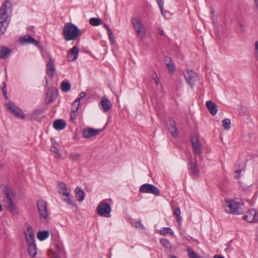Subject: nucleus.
Instances as JSON below:
<instances>
[{
  "mask_svg": "<svg viewBox=\"0 0 258 258\" xmlns=\"http://www.w3.org/2000/svg\"><path fill=\"white\" fill-rule=\"evenodd\" d=\"M62 35L66 41H71L79 38L81 33L76 25L69 23L66 24L63 28Z\"/></svg>",
  "mask_w": 258,
  "mask_h": 258,
  "instance_id": "f257e3e1",
  "label": "nucleus"
},
{
  "mask_svg": "<svg viewBox=\"0 0 258 258\" xmlns=\"http://www.w3.org/2000/svg\"><path fill=\"white\" fill-rule=\"evenodd\" d=\"M10 5V2L6 1L0 8V36L5 33L8 23V15L7 14L8 5Z\"/></svg>",
  "mask_w": 258,
  "mask_h": 258,
  "instance_id": "f03ea898",
  "label": "nucleus"
},
{
  "mask_svg": "<svg viewBox=\"0 0 258 258\" xmlns=\"http://www.w3.org/2000/svg\"><path fill=\"white\" fill-rule=\"evenodd\" d=\"M97 211L100 216L109 217H110L111 207L109 204L105 203L104 200L99 203L97 208Z\"/></svg>",
  "mask_w": 258,
  "mask_h": 258,
  "instance_id": "7ed1b4c3",
  "label": "nucleus"
},
{
  "mask_svg": "<svg viewBox=\"0 0 258 258\" xmlns=\"http://www.w3.org/2000/svg\"><path fill=\"white\" fill-rule=\"evenodd\" d=\"M139 190L141 192L150 193L154 195L155 196H159L160 195L158 188L150 183L143 184L140 186Z\"/></svg>",
  "mask_w": 258,
  "mask_h": 258,
  "instance_id": "20e7f679",
  "label": "nucleus"
},
{
  "mask_svg": "<svg viewBox=\"0 0 258 258\" xmlns=\"http://www.w3.org/2000/svg\"><path fill=\"white\" fill-rule=\"evenodd\" d=\"M37 207L40 218L46 219L48 217L47 205L46 202L43 200H39L37 201Z\"/></svg>",
  "mask_w": 258,
  "mask_h": 258,
  "instance_id": "39448f33",
  "label": "nucleus"
},
{
  "mask_svg": "<svg viewBox=\"0 0 258 258\" xmlns=\"http://www.w3.org/2000/svg\"><path fill=\"white\" fill-rule=\"evenodd\" d=\"M132 23L134 26L135 31L137 32V36L141 39L144 38L145 36V32L142 31L144 26L141 20L137 18H133L132 19Z\"/></svg>",
  "mask_w": 258,
  "mask_h": 258,
  "instance_id": "423d86ee",
  "label": "nucleus"
},
{
  "mask_svg": "<svg viewBox=\"0 0 258 258\" xmlns=\"http://www.w3.org/2000/svg\"><path fill=\"white\" fill-rule=\"evenodd\" d=\"M226 204L227 205L225 206V207H227L229 208L230 213L235 215L240 214L242 213L243 210L242 207L238 202L233 201H227Z\"/></svg>",
  "mask_w": 258,
  "mask_h": 258,
  "instance_id": "0eeeda50",
  "label": "nucleus"
},
{
  "mask_svg": "<svg viewBox=\"0 0 258 258\" xmlns=\"http://www.w3.org/2000/svg\"><path fill=\"white\" fill-rule=\"evenodd\" d=\"M7 106L11 113L14 114L16 117L21 119L24 118V114L23 111L19 107L17 106L13 102H9L7 104Z\"/></svg>",
  "mask_w": 258,
  "mask_h": 258,
  "instance_id": "6e6552de",
  "label": "nucleus"
},
{
  "mask_svg": "<svg viewBox=\"0 0 258 258\" xmlns=\"http://www.w3.org/2000/svg\"><path fill=\"white\" fill-rule=\"evenodd\" d=\"M58 192L65 197L63 200L68 204L72 205L73 203L70 198V195L67 191L66 184L63 182H61L58 184Z\"/></svg>",
  "mask_w": 258,
  "mask_h": 258,
  "instance_id": "1a4fd4ad",
  "label": "nucleus"
},
{
  "mask_svg": "<svg viewBox=\"0 0 258 258\" xmlns=\"http://www.w3.org/2000/svg\"><path fill=\"white\" fill-rule=\"evenodd\" d=\"M183 76L187 83L192 86L197 79V74L192 70H187L183 72Z\"/></svg>",
  "mask_w": 258,
  "mask_h": 258,
  "instance_id": "9d476101",
  "label": "nucleus"
},
{
  "mask_svg": "<svg viewBox=\"0 0 258 258\" xmlns=\"http://www.w3.org/2000/svg\"><path fill=\"white\" fill-rule=\"evenodd\" d=\"M243 219L249 223L258 222V213L254 209H250L247 212V214L243 217Z\"/></svg>",
  "mask_w": 258,
  "mask_h": 258,
  "instance_id": "9b49d317",
  "label": "nucleus"
},
{
  "mask_svg": "<svg viewBox=\"0 0 258 258\" xmlns=\"http://www.w3.org/2000/svg\"><path fill=\"white\" fill-rule=\"evenodd\" d=\"M55 72V68L53 59L51 56H49L46 64V73L49 77L51 78L54 77Z\"/></svg>",
  "mask_w": 258,
  "mask_h": 258,
  "instance_id": "f8f14e48",
  "label": "nucleus"
},
{
  "mask_svg": "<svg viewBox=\"0 0 258 258\" xmlns=\"http://www.w3.org/2000/svg\"><path fill=\"white\" fill-rule=\"evenodd\" d=\"M20 42L22 44H32L35 46H38L39 42L34 38L29 35H24L20 37Z\"/></svg>",
  "mask_w": 258,
  "mask_h": 258,
  "instance_id": "ddd939ff",
  "label": "nucleus"
},
{
  "mask_svg": "<svg viewBox=\"0 0 258 258\" xmlns=\"http://www.w3.org/2000/svg\"><path fill=\"white\" fill-rule=\"evenodd\" d=\"M27 242H33L35 241L34 234L31 226L27 224V230L24 232Z\"/></svg>",
  "mask_w": 258,
  "mask_h": 258,
  "instance_id": "4468645a",
  "label": "nucleus"
},
{
  "mask_svg": "<svg viewBox=\"0 0 258 258\" xmlns=\"http://www.w3.org/2000/svg\"><path fill=\"white\" fill-rule=\"evenodd\" d=\"M169 132L171 134V136L174 138H176L178 137V134L177 132L176 123L172 118L169 120V123L168 125Z\"/></svg>",
  "mask_w": 258,
  "mask_h": 258,
  "instance_id": "2eb2a0df",
  "label": "nucleus"
},
{
  "mask_svg": "<svg viewBox=\"0 0 258 258\" xmlns=\"http://www.w3.org/2000/svg\"><path fill=\"white\" fill-rule=\"evenodd\" d=\"M46 96L49 97L47 103L49 104L53 102L57 96V89L55 87L49 88L46 93Z\"/></svg>",
  "mask_w": 258,
  "mask_h": 258,
  "instance_id": "dca6fc26",
  "label": "nucleus"
},
{
  "mask_svg": "<svg viewBox=\"0 0 258 258\" xmlns=\"http://www.w3.org/2000/svg\"><path fill=\"white\" fill-rule=\"evenodd\" d=\"M188 168L192 174L196 176H198L200 171L197 167L196 159H190L188 163Z\"/></svg>",
  "mask_w": 258,
  "mask_h": 258,
  "instance_id": "f3484780",
  "label": "nucleus"
},
{
  "mask_svg": "<svg viewBox=\"0 0 258 258\" xmlns=\"http://www.w3.org/2000/svg\"><path fill=\"white\" fill-rule=\"evenodd\" d=\"M100 132L99 130H95L93 128L85 129L83 131V136L85 138H90L95 136Z\"/></svg>",
  "mask_w": 258,
  "mask_h": 258,
  "instance_id": "a211bd4d",
  "label": "nucleus"
},
{
  "mask_svg": "<svg viewBox=\"0 0 258 258\" xmlns=\"http://www.w3.org/2000/svg\"><path fill=\"white\" fill-rule=\"evenodd\" d=\"M206 106L212 115H215L217 114L218 109L215 103L213 102L212 101L209 100L206 102Z\"/></svg>",
  "mask_w": 258,
  "mask_h": 258,
  "instance_id": "6ab92c4d",
  "label": "nucleus"
},
{
  "mask_svg": "<svg viewBox=\"0 0 258 258\" xmlns=\"http://www.w3.org/2000/svg\"><path fill=\"white\" fill-rule=\"evenodd\" d=\"M28 244V252L29 254L33 257L37 254V246L35 241L33 242H27Z\"/></svg>",
  "mask_w": 258,
  "mask_h": 258,
  "instance_id": "aec40b11",
  "label": "nucleus"
},
{
  "mask_svg": "<svg viewBox=\"0 0 258 258\" xmlns=\"http://www.w3.org/2000/svg\"><path fill=\"white\" fill-rule=\"evenodd\" d=\"M53 126L56 130H62L66 127V123L63 119H58L53 122Z\"/></svg>",
  "mask_w": 258,
  "mask_h": 258,
  "instance_id": "412c9836",
  "label": "nucleus"
},
{
  "mask_svg": "<svg viewBox=\"0 0 258 258\" xmlns=\"http://www.w3.org/2000/svg\"><path fill=\"white\" fill-rule=\"evenodd\" d=\"M75 193L76 198L78 201L81 202L84 200L85 193L82 189L80 188L79 187H77L75 189Z\"/></svg>",
  "mask_w": 258,
  "mask_h": 258,
  "instance_id": "4be33fe9",
  "label": "nucleus"
},
{
  "mask_svg": "<svg viewBox=\"0 0 258 258\" xmlns=\"http://www.w3.org/2000/svg\"><path fill=\"white\" fill-rule=\"evenodd\" d=\"M44 110L43 108H38L34 110L30 115L31 119L32 120H36L42 114Z\"/></svg>",
  "mask_w": 258,
  "mask_h": 258,
  "instance_id": "5701e85b",
  "label": "nucleus"
},
{
  "mask_svg": "<svg viewBox=\"0 0 258 258\" xmlns=\"http://www.w3.org/2000/svg\"><path fill=\"white\" fill-rule=\"evenodd\" d=\"M11 50L6 47H2L0 49V58L5 59L10 54Z\"/></svg>",
  "mask_w": 258,
  "mask_h": 258,
  "instance_id": "b1692460",
  "label": "nucleus"
},
{
  "mask_svg": "<svg viewBox=\"0 0 258 258\" xmlns=\"http://www.w3.org/2000/svg\"><path fill=\"white\" fill-rule=\"evenodd\" d=\"M101 106H102L104 111H107L109 110L111 107V104L110 102L105 98L102 99L101 102Z\"/></svg>",
  "mask_w": 258,
  "mask_h": 258,
  "instance_id": "393cba45",
  "label": "nucleus"
},
{
  "mask_svg": "<svg viewBox=\"0 0 258 258\" xmlns=\"http://www.w3.org/2000/svg\"><path fill=\"white\" fill-rule=\"evenodd\" d=\"M71 88V84L68 80L63 81L60 84V89L63 92H69Z\"/></svg>",
  "mask_w": 258,
  "mask_h": 258,
  "instance_id": "a878e982",
  "label": "nucleus"
},
{
  "mask_svg": "<svg viewBox=\"0 0 258 258\" xmlns=\"http://www.w3.org/2000/svg\"><path fill=\"white\" fill-rule=\"evenodd\" d=\"M49 233V232L47 230L38 231L37 234V238L40 241H43L48 237Z\"/></svg>",
  "mask_w": 258,
  "mask_h": 258,
  "instance_id": "bb28decb",
  "label": "nucleus"
},
{
  "mask_svg": "<svg viewBox=\"0 0 258 258\" xmlns=\"http://www.w3.org/2000/svg\"><path fill=\"white\" fill-rule=\"evenodd\" d=\"M194 152L196 155H200L202 153L201 145L200 142L191 144Z\"/></svg>",
  "mask_w": 258,
  "mask_h": 258,
  "instance_id": "cd10ccee",
  "label": "nucleus"
},
{
  "mask_svg": "<svg viewBox=\"0 0 258 258\" xmlns=\"http://www.w3.org/2000/svg\"><path fill=\"white\" fill-rule=\"evenodd\" d=\"M160 234L162 235H165L167 234H169L171 236H174V232L169 227L162 228L160 230Z\"/></svg>",
  "mask_w": 258,
  "mask_h": 258,
  "instance_id": "c85d7f7f",
  "label": "nucleus"
},
{
  "mask_svg": "<svg viewBox=\"0 0 258 258\" xmlns=\"http://www.w3.org/2000/svg\"><path fill=\"white\" fill-rule=\"evenodd\" d=\"M89 23L93 26H97L102 23V21L100 18H91L89 20Z\"/></svg>",
  "mask_w": 258,
  "mask_h": 258,
  "instance_id": "c756f323",
  "label": "nucleus"
},
{
  "mask_svg": "<svg viewBox=\"0 0 258 258\" xmlns=\"http://www.w3.org/2000/svg\"><path fill=\"white\" fill-rule=\"evenodd\" d=\"M180 209L179 208H176L173 211V214L176 216V221L179 225H180L181 222V217L180 216Z\"/></svg>",
  "mask_w": 258,
  "mask_h": 258,
  "instance_id": "7c9ffc66",
  "label": "nucleus"
},
{
  "mask_svg": "<svg viewBox=\"0 0 258 258\" xmlns=\"http://www.w3.org/2000/svg\"><path fill=\"white\" fill-rule=\"evenodd\" d=\"M162 245L167 249H171L172 246L169 240L165 238H162L160 240Z\"/></svg>",
  "mask_w": 258,
  "mask_h": 258,
  "instance_id": "2f4dec72",
  "label": "nucleus"
},
{
  "mask_svg": "<svg viewBox=\"0 0 258 258\" xmlns=\"http://www.w3.org/2000/svg\"><path fill=\"white\" fill-rule=\"evenodd\" d=\"M187 252L189 258H201L196 252L191 248L188 247Z\"/></svg>",
  "mask_w": 258,
  "mask_h": 258,
  "instance_id": "473e14b6",
  "label": "nucleus"
},
{
  "mask_svg": "<svg viewBox=\"0 0 258 258\" xmlns=\"http://www.w3.org/2000/svg\"><path fill=\"white\" fill-rule=\"evenodd\" d=\"M104 27L107 30V34L109 37V40L110 41L111 44H113V36H112V31L111 29L107 26V24L104 23Z\"/></svg>",
  "mask_w": 258,
  "mask_h": 258,
  "instance_id": "72a5a7b5",
  "label": "nucleus"
},
{
  "mask_svg": "<svg viewBox=\"0 0 258 258\" xmlns=\"http://www.w3.org/2000/svg\"><path fill=\"white\" fill-rule=\"evenodd\" d=\"M222 125L227 130H230L231 127V121L230 119L226 118L222 120Z\"/></svg>",
  "mask_w": 258,
  "mask_h": 258,
  "instance_id": "f704fd0d",
  "label": "nucleus"
},
{
  "mask_svg": "<svg viewBox=\"0 0 258 258\" xmlns=\"http://www.w3.org/2000/svg\"><path fill=\"white\" fill-rule=\"evenodd\" d=\"M79 105L80 102H79V99H76L72 104L71 111L73 112H77L79 109Z\"/></svg>",
  "mask_w": 258,
  "mask_h": 258,
  "instance_id": "c9c22d12",
  "label": "nucleus"
},
{
  "mask_svg": "<svg viewBox=\"0 0 258 258\" xmlns=\"http://www.w3.org/2000/svg\"><path fill=\"white\" fill-rule=\"evenodd\" d=\"M2 191L4 193L5 195L9 193H11V192L14 191L12 188L8 185H2L0 186Z\"/></svg>",
  "mask_w": 258,
  "mask_h": 258,
  "instance_id": "e433bc0d",
  "label": "nucleus"
},
{
  "mask_svg": "<svg viewBox=\"0 0 258 258\" xmlns=\"http://www.w3.org/2000/svg\"><path fill=\"white\" fill-rule=\"evenodd\" d=\"M9 205L7 206V208L11 211V212L14 215H17L18 214L17 211L15 208V205L13 202H11L9 203Z\"/></svg>",
  "mask_w": 258,
  "mask_h": 258,
  "instance_id": "4c0bfd02",
  "label": "nucleus"
},
{
  "mask_svg": "<svg viewBox=\"0 0 258 258\" xmlns=\"http://www.w3.org/2000/svg\"><path fill=\"white\" fill-rule=\"evenodd\" d=\"M69 157L73 161H77L81 157V155L78 153H71L69 155Z\"/></svg>",
  "mask_w": 258,
  "mask_h": 258,
  "instance_id": "58836bf2",
  "label": "nucleus"
},
{
  "mask_svg": "<svg viewBox=\"0 0 258 258\" xmlns=\"http://www.w3.org/2000/svg\"><path fill=\"white\" fill-rule=\"evenodd\" d=\"M79 52V48L77 46H74L70 50L69 53L73 54L74 56H76L77 57Z\"/></svg>",
  "mask_w": 258,
  "mask_h": 258,
  "instance_id": "ea45409f",
  "label": "nucleus"
},
{
  "mask_svg": "<svg viewBox=\"0 0 258 258\" xmlns=\"http://www.w3.org/2000/svg\"><path fill=\"white\" fill-rule=\"evenodd\" d=\"M190 140L191 144H192V143H197L200 142L198 136L195 134H193L190 136Z\"/></svg>",
  "mask_w": 258,
  "mask_h": 258,
  "instance_id": "a19ab883",
  "label": "nucleus"
},
{
  "mask_svg": "<svg viewBox=\"0 0 258 258\" xmlns=\"http://www.w3.org/2000/svg\"><path fill=\"white\" fill-rule=\"evenodd\" d=\"M168 58L170 60V62L167 63V67L170 72H173L175 70L174 64L172 62L171 58L169 57Z\"/></svg>",
  "mask_w": 258,
  "mask_h": 258,
  "instance_id": "79ce46f5",
  "label": "nucleus"
},
{
  "mask_svg": "<svg viewBox=\"0 0 258 258\" xmlns=\"http://www.w3.org/2000/svg\"><path fill=\"white\" fill-rule=\"evenodd\" d=\"M6 198L8 200L9 203L13 202L12 201V197L15 196V194L14 191L11 192V193L7 194L5 195Z\"/></svg>",
  "mask_w": 258,
  "mask_h": 258,
  "instance_id": "37998d69",
  "label": "nucleus"
},
{
  "mask_svg": "<svg viewBox=\"0 0 258 258\" xmlns=\"http://www.w3.org/2000/svg\"><path fill=\"white\" fill-rule=\"evenodd\" d=\"M157 3H158L159 7L160 8V10L162 15L163 14V5H164V0H156Z\"/></svg>",
  "mask_w": 258,
  "mask_h": 258,
  "instance_id": "c03bdc74",
  "label": "nucleus"
},
{
  "mask_svg": "<svg viewBox=\"0 0 258 258\" xmlns=\"http://www.w3.org/2000/svg\"><path fill=\"white\" fill-rule=\"evenodd\" d=\"M67 58L69 61H73L77 59V57L69 52L67 54Z\"/></svg>",
  "mask_w": 258,
  "mask_h": 258,
  "instance_id": "a18cd8bd",
  "label": "nucleus"
},
{
  "mask_svg": "<svg viewBox=\"0 0 258 258\" xmlns=\"http://www.w3.org/2000/svg\"><path fill=\"white\" fill-rule=\"evenodd\" d=\"M135 226L137 228H138L139 229H144L145 227L143 226V225L141 223V221L140 220L138 221L136 224Z\"/></svg>",
  "mask_w": 258,
  "mask_h": 258,
  "instance_id": "49530a36",
  "label": "nucleus"
},
{
  "mask_svg": "<svg viewBox=\"0 0 258 258\" xmlns=\"http://www.w3.org/2000/svg\"><path fill=\"white\" fill-rule=\"evenodd\" d=\"M254 56L258 61V41H256L255 43V54Z\"/></svg>",
  "mask_w": 258,
  "mask_h": 258,
  "instance_id": "de8ad7c7",
  "label": "nucleus"
},
{
  "mask_svg": "<svg viewBox=\"0 0 258 258\" xmlns=\"http://www.w3.org/2000/svg\"><path fill=\"white\" fill-rule=\"evenodd\" d=\"M77 112H73L71 111L70 112V116L72 120H75L77 118Z\"/></svg>",
  "mask_w": 258,
  "mask_h": 258,
  "instance_id": "09e8293b",
  "label": "nucleus"
},
{
  "mask_svg": "<svg viewBox=\"0 0 258 258\" xmlns=\"http://www.w3.org/2000/svg\"><path fill=\"white\" fill-rule=\"evenodd\" d=\"M85 96H86V93L85 92H82L79 94V97L76 99H79V102H80V100L81 99L85 98Z\"/></svg>",
  "mask_w": 258,
  "mask_h": 258,
  "instance_id": "8fccbe9b",
  "label": "nucleus"
},
{
  "mask_svg": "<svg viewBox=\"0 0 258 258\" xmlns=\"http://www.w3.org/2000/svg\"><path fill=\"white\" fill-rule=\"evenodd\" d=\"M241 172V169H237V170H236L235 173H236V174L235 176V178H236L237 179H238L240 178Z\"/></svg>",
  "mask_w": 258,
  "mask_h": 258,
  "instance_id": "3c124183",
  "label": "nucleus"
},
{
  "mask_svg": "<svg viewBox=\"0 0 258 258\" xmlns=\"http://www.w3.org/2000/svg\"><path fill=\"white\" fill-rule=\"evenodd\" d=\"M51 151L53 152H54L56 154H59V150L57 148L54 147V146H52L51 147Z\"/></svg>",
  "mask_w": 258,
  "mask_h": 258,
  "instance_id": "603ef678",
  "label": "nucleus"
},
{
  "mask_svg": "<svg viewBox=\"0 0 258 258\" xmlns=\"http://www.w3.org/2000/svg\"><path fill=\"white\" fill-rule=\"evenodd\" d=\"M154 74H155V75L156 76V77L154 78V80L155 81L156 85H158L160 82V79L158 78L157 74H156V73L155 72H154Z\"/></svg>",
  "mask_w": 258,
  "mask_h": 258,
  "instance_id": "864d4df0",
  "label": "nucleus"
},
{
  "mask_svg": "<svg viewBox=\"0 0 258 258\" xmlns=\"http://www.w3.org/2000/svg\"><path fill=\"white\" fill-rule=\"evenodd\" d=\"M2 90L3 91L4 94L6 96V97H7L6 94H7V89H6V85L5 82L3 83V87L2 88Z\"/></svg>",
  "mask_w": 258,
  "mask_h": 258,
  "instance_id": "5fc2aeb1",
  "label": "nucleus"
},
{
  "mask_svg": "<svg viewBox=\"0 0 258 258\" xmlns=\"http://www.w3.org/2000/svg\"><path fill=\"white\" fill-rule=\"evenodd\" d=\"M157 34L158 35H160L161 36H163L164 35V32H163V31L162 30L161 28H158L157 29Z\"/></svg>",
  "mask_w": 258,
  "mask_h": 258,
  "instance_id": "6e6d98bb",
  "label": "nucleus"
},
{
  "mask_svg": "<svg viewBox=\"0 0 258 258\" xmlns=\"http://www.w3.org/2000/svg\"><path fill=\"white\" fill-rule=\"evenodd\" d=\"M55 247H56V249L57 250V251L59 252H61L62 249H61V246L59 245L56 244Z\"/></svg>",
  "mask_w": 258,
  "mask_h": 258,
  "instance_id": "4d7b16f0",
  "label": "nucleus"
},
{
  "mask_svg": "<svg viewBox=\"0 0 258 258\" xmlns=\"http://www.w3.org/2000/svg\"><path fill=\"white\" fill-rule=\"evenodd\" d=\"M235 168L237 169H241L240 165L239 164H235Z\"/></svg>",
  "mask_w": 258,
  "mask_h": 258,
  "instance_id": "13d9d810",
  "label": "nucleus"
},
{
  "mask_svg": "<svg viewBox=\"0 0 258 258\" xmlns=\"http://www.w3.org/2000/svg\"><path fill=\"white\" fill-rule=\"evenodd\" d=\"M255 5V8L258 11V0H254Z\"/></svg>",
  "mask_w": 258,
  "mask_h": 258,
  "instance_id": "bf43d9fd",
  "label": "nucleus"
},
{
  "mask_svg": "<svg viewBox=\"0 0 258 258\" xmlns=\"http://www.w3.org/2000/svg\"><path fill=\"white\" fill-rule=\"evenodd\" d=\"M214 258H225L224 256L220 255H215L214 256Z\"/></svg>",
  "mask_w": 258,
  "mask_h": 258,
  "instance_id": "052dcab7",
  "label": "nucleus"
},
{
  "mask_svg": "<svg viewBox=\"0 0 258 258\" xmlns=\"http://www.w3.org/2000/svg\"><path fill=\"white\" fill-rule=\"evenodd\" d=\"M229 247H230V245H229V244H228L227 245V248L225 249V250L226 251V252H227L228 251H230Z\"/></svg>",
  "mask_w": 258,
  "mask_h": 258,
  "instance_id": "680f3d73",
  "label": "nucleus"
},
{
  "mask_svg": "<svg viewBox=\"0 0 258 258\" xmlns=\"http://www.w3.org/2000/svg\"><path fill=\"white\" fill-rule=\"evenodd\" d=\"M170 258H177L176 256L175 255H170Z\"/></svg>",
  "mask_w": 258,
  "mask_h": 258,
  "instance_id": "e2e57ef3",
  "label": "nucleus"
},
{
  "mask_svg": "<svg viewBox=\"0 0 258 258\" xmlns=\"http://www.w3.org/2000/svg\"><path fill=\"white\" fill-rule=\"evenodd\" d=\"M256 236V239H255V240H256V241H258V233L256 235V236Z\"/></svg>",
  "mask_w": 258,
  "mask_h": 258,
  "instance_id": "0e129e2a",
  "label": "nucleus"
},
{
  "mask_svg": "<svg viewBox=\"0 0 258 258\" xmlns=\"http://www.w3.org/2000/svg\"><path fill=\"white\" fill-rule=\"evenodd\" d=\"M156 77V76L155 75V74H154V72L153 73V74L152 75V78L153 79H154V78H155Z\"/></svg>",
  "mask_w": 258,
  "mask_h": 258,
  "instance_id": "69168bd1",
  "label": "nucleus"
},
{
  "mask_svg": "<svg viewBox=\"0 0 258 258\" xmlns=\"http://www.w3.org/2000/svg\"><path fill=\"white\" fill-rule=\"evenodd\" d=\"M111 248L110 249V250H111ZM109 252H110V254H109L108 257H109V258H111V252H110V251H109Z\"/></svg>",
  "mask_w": 258,
  "mask_h": 258,
  "instance_id": "338daca9",
  "label": "nucleus"
},
{
  "mask_svg": "<svg viewBox=\"0 0 258 258\" xmlns=\"http://www.w3.org/2000/svg\"><path fill=\"white\" fill-rule=\"evenodd\" d=\"M55 258H60V257L59 255H57Z\"/></svg>",
  "mask_w": 258,
  "mask_h": 258,
  "instance_id": "774afa93",
  "label": "nucleus"
}]
</instances>
